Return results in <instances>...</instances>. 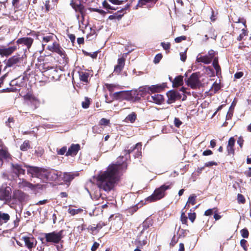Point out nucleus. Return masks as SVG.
Wrapping results in <instances>:
<instances>
[{
	"label": "nucleus",
	"mask_w": 251,
	"mask_h": 251,
	"mask_svg": "<svg viewBox=\"0 0 251 251\" xmlns=\"http://www.w3.org/2000/svg\"><path fill=\"white\" fill-rule=\"evenodd\" d=\"M141 143H137L130 148L126 147L123 151L124 155L119 156L115 163L111 164V190L118 185L123 173L127 170V160L130 159V153L137 149L135 157L141 155Z\"/></svg>",
	"instance_id": "1"
},
{
	"label": "nucleus",
	"mask_w": 251,
	"mask_h": 251,
	"mask_svg": "<svg viewBox=\"0 0 251 251\" xmlns=\"http://www.w3.org/2000/svg\"><path fill=\"white\" fill-rule=\"evenodd\" d=\"M99 188L105 191H110V166L106 171L100 173L95 177Z\"/></svg>",
	"instance_id": "2"
},
{
	"label": "nucleus",
	"mask_w": 251,
	"mask_h": 251,
	"mask_svg": "<svg viewBox=\"0 0 251 251\" xmlns=\"http://www.w3.org/2000/svg\"><path fill=\"white\" fill-rule=\"evenodd\" d=\"M170 188V185L163 184L154 191L153 194L146 199V201L150 202L156 201L163 198L165 195V191Z\"/></svg>",
	"instance_id": "3"
},
{
	"label": "nucleus",
	"mask_w": 251,
	"mask_h": 251,
	"mask_svg": "<svg viewBox=\"0 0 251 251\" xmlns=\"http://www.w3.org/2000/svg\"><path fill=\"white\" fill-rule=\"evenodd\" d=\"M12 188L6 183L0 186V201L5 204H9L12 201Z\"/></svg>",
	"instance_id": "4"
},
{
	"label": "nucleus",
	"mask_w": 251,
	"mask_h": 251,
	"mask_svg": "<svg viewBox=\"0 0 251 251\" xmlns=\"http://www.w3.org/2000/svg\"><path fill=\"white\" fill-rule=\"evenodd\" d=\"M64 230L62 229L59 232L53 231L50 233H44L43 235L47 243L57 244L62 241V239L64 237Z\"/></svg>",
	"instance_id": "5"
},
{
	"label": "nucleus",
	"mask_w": 251,
	"mask_h": 251,
	"mask_svg": "<svg viewBox=\"0 0 251 251\" xmlns=\"http://www.w3.org/2000/svg\"><path fill=\"white\" fill-rule=\"evenodd\" d=\"M25 166L27 169V174L30 175L31 177H37L45 181L46 169L30 165H25Z\"/></svg>",
	"instance_id": "6"
},
{
	"label": "nucleus",
	"mask_w": 251,
	"mask_h": 251,
	"mask_svg": "<svg viewBox=\"0 0 251 251\" xmlns=\"http://www.w3.org/2000/svg\"><path fill=\"white\" fill-rule=\"evenodd\" d=\"M23 61V58L21 57L19 54L17 53L4 61L5 66L4 67L3 70L5 71L8 68H15L17 67H19Z\"/></svg>",
	"instance_id": "7"
},
{
	"label": "nucleus",
	"mask_w": 251,
	"mask_h": 251,
	"mask_svg": "<svg viewBox=\"0 0 251 251\" xmlns=\"http://www.w3.org/2000/svg\"><path fill=\"white\" fill-rule=\"evenodd\" d=\"M12 160V156L8 148L4 145L0 146V168L2 167L4 161L9 162Z\"/></svg>",
	"instance_id": "8"
},
{
	"label": "nucleus",
	"mask_w": 251,
	"mask_h": 251,
	"mask_svg": "<svg viewBox=\"0 0 251 251\" xmlns=\"http://www.w3.org/2000/svg\"><path fill=\"white\" fill-rule=\"evenodd\" d=\"M25 165H27L25 163H11V172L14 174L13 177H19L21 175H25V168H26L25 166Z\"/></svg>",
	"instance_id": "9"
},
{
	"label": "nucleus",
	"mask_w": 251,
	"mask_h": 251,
	"mask_svg": "<svg viewBox=\"0 0 251 251\" xmlns=\"http://www.w3.org/2000/svg\"><path fill=\"white\" fill-rule=\"evenodd\" d=\"M186 84L192 89H195L199 87L201 81L197 73H193L186 81Z\"/></svg>",
	"instance_id": "10"
},
{
	"label": "nucleus",
	"mask_w": 251,
	"mask_h": 251,
	"mask_svg": "<svg viewBox=\"0 0 251 251\" xmlns=\"http://www.w3.org/2000/svg\"><path fill=\"white\" fill-rule=\"evenodd\" d=\"M48 49L50 51L57 53L63 59H67V55L65 51L57 42H54L51 46H49Z\"/></svg>",
	"instance_id": "11"
},
{
	"label": "nucleus",
	"mask_w": 251,
	"mask_h": 251,
	"mask_svg": "<svg viewBox=\"0 0 251 251\" xmlns=\"http://www.w3.org/2000/svg\"><path fill=\"white\" fill-rule=\"evenodd\" d=\"M24 99L29 101V104L33 106L34 109H36L40 105V100L31 93H27L24 96Z\"/></svg>",
	"instance_id": "12"
},
{
	"label": "nucleus",
	"mask_w": 251,
	"mask_h": 251,
	"mask_svg": "<svg viewBox=\"0 0 251 251\" xmlns=\"http://www.w3.org/2000/svg\"><path fill=\"white\" fill-rule=\"evenodd\" d=\"M167 97V103L168 104H171L175 102L176 100H179L181 98V95L180 93L176 90H172L169 91L166 93Z\"/></svg>",
	"instance_id": "13"
},
{
	"label": "nucleus",
	"mask_w": 251,
	"mask_h": 251,
	"mask_svg": "<svg viewBox=\"0 0 251 251\" xmlns=\"http://www.w3.org/2000/svg\"><path fill=\"white\" fill-rule=\"evenodd\" d=\"M27 197V195L19 189L15 190L13 194H12V199L15 200L20 203L25 201Z\"/></svg>",
	"instance_id": "14"
},
{
	"label": "nucleus",
	"mask_w": 251,
	"mask_h": 251,
	"mask_svg": "<svg viewBox=\"0 0 251 251\" xmlns=\"http://www.w3.org/2000/svg\"><path fill=\"white\" fill-rule=\"evenodd\" d=\"M45 174L46 178H45V181H55L58 178V176H60L61 172L53 169L48 170L46 169Z\"/></svg>",
	"instance_id": "15"
},
{
	"label": "nucleus",
	"mask_w": 251,
	"mask_h": 251,
	"mask_svg": "<svg viewBox=\"0 0 251 251\" xmlns=\"http://www.w3.org/2000/svg\"><path fill=\"white\" fill-rule=\"evenodd\" d=\"M246 23V21L243 18H238L237 21H233V24H232L233 31H238L243 28H247Z\"/></svg>",
	"instance_id": "16"
},
{
	"label": "nucleus",
	"mask_w": 251,
	"mask_h": 251,
	"mask_svg": "<svg viewBox=\"0 0 251 251\" xmlns=\"http://www.w3.org/2000/svg\"><path fill=\"white\" fill-rule=\"evenodd\" d=\"M0 48V55L1 56H8L11 55L17 50L16 46H13L8 48H5L4 46Z\"/></svg>",
	"instance_id": "17"
},
{
	"label": "nucleus",
	"mask_w": 251,
	"mask_h": 251,
	"mask_svg": "<svg viewBox=\"0 0 251 251\" xmlns=\"http://www.w3.org/2000/svg\"><path fill=\"white\" fill-rule=\"evenodd\" d=\"M33 39L31 37H22L18 39L16 43L17 45H24L29 50L33 44Z\"/></svg>",
	"instance_id": "18"
},
{
	"label": "nucleus",
	"mask_w": 251,
	"mask_h": 251,
	"mask_svg": "<svg viewBox=\"0 0 251 251\" xmlns=\"http://www.w3.org/2000/svg\"><path fill=\"white\" fill-rule=\"evenodd\" d=\"M19 187L22 189L25 188H28L30 190H34L37 188L39 186V184H33L32 183L27 181L25 179H21V181L18 183Z\"/></svg>",
	"instance_id": "19"
},
{
	"label": "nucleus",
	"mask_w": 251,
	"mask_h": 251,
	"mask_svg": "<svg viewBox=\"0 0 251 251\" xmlns=\"http://www.w3.org/2000/svg\"><path fill=\"white\" fill-rule=\"evenodd\" d=\"M235 140L234 137H230L228 141V143L226 148L227 155H232L233 156L235 154Z\"/></svg>",
	"instance_id": "20"
},
{
	"label": "nucleus",
	"mask_w": 251,
	"mask_h": 251,
	"mask_svg": "<svg viewBox=\"0 0 251 251\" xmlns=\"http://www.w3.org/2000/svg\"><path fill=\"white\" fill-rule=\"evenodd\" d=\"M22 240L25 242V246L29 251H32V248L35 247L36 243L35 244L34 243V238L33 237L23 236L22 237Z\"/></svg>",
	"instance_id": "21"
},
{
	"label": "nucleus",
	"mask_w": 251,
	"mask_h": 251,
	"mask_svg": "<svg viewBox=\"0 0 251 251\" xmlns=\"http://www.w3.org/2000/svg\"><path fill=\"white\" fill-rule=\"evenodd\" d=\"M111 224L115 227V229L120 228L122 224L121 215H116L115 217L113 215H111Z\"/></svg>",
	"instance_id": "22"
},
{
	"label": "nucleus",
	"mask_w": 251,
	"mask_h": 251,
	"mask_svg": "<svg viewBox=\"0 0 251 251\" xmlns=\"http://www.w3.org/2000/svg\"><path fill=\"white\" fill-rule=\"evenodd\" d=\"M80 149V146L79 144H73L69 148L68 151L66 153V156H74L77 154L78 151Z\"/></svg>",
	"instance_id": "23"
},
{
	"label": "nucleus",
	"mask_w": 251,
	"mask_h": 251,
	"mask_svg": "<svg viewBox=\"0 0 251 251\" xmlns=\"http://www.w3.org/2000/svg\"><path fill=\"white\" fill-rule=\"evenodd\" d=\"M70 4L76 12H79L83 16L84 13V6L81 4L80 0L78 3L75 0H72Z\"/></svg>",
	"instance_id": "24"
},
{
	"label": "nucleus",
	"mask_w": 251,
	"mask_h": 251,
	"mask_svg": "<svg viewBox=\"0 0 251 251\" xmlns=\"http://www.w3.org/2000/svg\"><path fill=\"white\" fill-rule=\"evenodd\" d=\"M150 87V91L151 93H160L164 90L167 87V83H162L156 85H153Z\"/></svg>",
	"instance_id": "25"
},
{
	"label": "nucleus",
	"mask_w": 251,
	"mask_h": 251,
	"mask_svg": "<svg viewBox=\"0 0 251 251\" xmlns=\"http://www.w3.org/2000/svg\"><path fill=\"white\" fill-rule=\"evenodd\" d=\"M147 100L150 102L160 104L164 100V97L163 95L160 94H154L152 96H148Z\"/></svg>",
	"instance_id": "26"
},
{
	"label": "nucleus",
	"mask_w": 251,
	"mask_h": 251,
	"mask_svg": "<svg viewBox=\"0 0 251 251\" xmlns=\"http://www.w3.org/2000/svg\"><path fill=\"white\" fill-rule=\"evenodd\" d=\"M79 174L78 173H73L65 172L63 173L62 176V180L66 183H70L73 180L75 176H78Z\"/></svg>",
	"instance_id": "27"
},
{
	"label": "nucleus",
	"mask_w": 251,
	"mask_h": 251,
	"mask_svg": "<svg viewBox=\"0 0 251 251\" xmlns=\"http://www.w3.org/2000/svg\"><path fill=\"white\" fill-rule=\"evenodd\" d=\"M125 64V59L122 57L118 60V64L115 66L113 73L119 75L123 70Z\"/></svg>",
	"instance_id": "28"
},
{
	"label": "nucleus",
	"mask_w": 251,
	"mask_h": 251,
	"mask_svg": "<svg viewBox=\"0 0 251 251\" xmlns=\"http://www.w3.org/2000/svg\"><path fill=\"white\" fill-rule=\"evenodd\" d=\"M57 73V70L55 68L52 67V68L50 69L49 72H46L45 74H44V75H46L49 78L55 79H56V77L58 76Z\"/></svg>",
	"instance_id": "29"
},
{
	"label": "nucleus",
	"mask_w": 251,
	"mask_h": 251,
	"mask_svg": "<svg viewBox=\"0 0 251 251\" xmlns=\"http://www.w3.org/2000/svg\"><path fill=\"white\" fill-rule=\"evenodd\" d=\"M183 76L179 75L176 76L172 81V86L174 88H177L182 86L183 84Z\"/></svg>",
	"instance_id": "30"
},
{
	"label": "nucleus",
	"mask_w": 251,
	"mask_h": 251,
	"mask_svg": "<svg viewBox=\"0 0 251 251\" xmlns=\"http://www.w3.org/2000/svg\"><path fill=\"white\" fill-rule=\"evenodd\" d=\"M10 215L8 213L0 211V226L6 224L10 220Z\"/></svg>",
	"instance_id": "31"
},
{
	"label": "nucleus",
	"mask_w": 251,
	"mask_h": 251,
	"mask_svg": "<svg viewBox=\"0 0 251 251\" xmlns=\"http://www.w3.org/2000/svg\"><path fill=\"white\" fill-rule=\"evenodd\" d=\"M150 87L148 86H143L139 88L138 95L141 97H143L147 93H150Z\"/></svg>",
	"instance_id": "32"
},
{
	"label": "nucleus",
	"mask_w": 251,
	"mask_h": 251,
	"mask_svg": "<svg viewBox=\"0 0 251 251\" xmlns=\"http://www.w3.org/2000/svg\"><path fill=\"white\" fill-rule=\"evenodd\" d=\"M212 65L216 71V75H218L219 74H221V69L220 66L219 64L218 56H216V57L214 58V60H213Z\"/></svg>",
	"instance_id": "33"
},
{
	"label": "nucleus",
	"mask_w": 251,
	"mask_h": 251,
	"mask_svg": "<svg viewBox=\"0 0 251 251\" xmlns=\"http://www.w3.org/2000/svg\"><path fill=\"white\" fill-rule=\"evenodd\" d=\"M153 220L151 218H147L142 223L143 230H146L153 225Z\"/></svg>",
	"instance_id": "34"
},
{
	"label": "nucleus",
	"mask_w": 251,
	"mask_h": 251,
	"mask_svg": "<svg viewBox=\"0 0 251 251\" xmlns=\"http://www.w3.org/2000/svg\"><path fill=\"white\" fill-rule=\"evenodd\" d=\"M197 61L198 62H202L205 64H210L212 62L207 55L198 56L197 58Z\"/></svg>",
	"instance_id": "35"
},
{
	"label": "nucleus",
	"mask_w": 251,
	"mask_h": 251,
	"mask_svg": "<svg viewBox=\"0 0 251 251\" xmlns=\"http://www.w3.org/2000/svg\"><path fill=\"white\" fill-rule=\"evenodd\" d=\"M20 150L23 151H27L31 148L30 142L28 140H25L23 143L20 146Z\"/></svg>",
	"instance_id": "36"
},
{
	"label": "nucleus",
	"mask_w": 251,
	"mask_h": 251,
	"mask_svg": "<svg viewBox=\"0 0 251 251\" xmlns=\"http://www.w3.org/2000/svg\"><path fill=\"white\" fill-rule=\"evenodd\" d=\"M51 68V66H50L47 63H44L40 64L39 66V69L44 74H45L46 72H49L50 69Z\"/></svg>",
	"instance_id": "37"
},
{
	"label": "nucleus",
	"mask_w": 251,
	"mask_h": 251,
	"mask_svg": "<svg viewBox=\"0 0 251 251\" xmlns=\"http://www.w3.org/2000/svg\"><path fill=\"white\" fill-rule=\"evenodd\" d=\"M180 221L181 222L182 224L188 226V217L185 214V212L183 211V209H182L181 211V215H180Z\"/></svg>",
	"instance_id": "38"
},
{
	"label": "nucleus",
	"mask_w": 251,
	"mask_h": 251,
	"mask_svg": "<svg viewBox=\"0 0 251 251\" xmlns=\"http://www.w3.org/2000/svg\"><path fill=\"white\" fill-rule=\"evenodd\" d=\"M137 119V114L135 112H132L129 114L126 118V121H129L131 123H133Z\"/></svg>",
	"instance_id": "39"
},
{
	"label": "nucleus",
	"mask_w": 251,
	"mask_h": 251,
	"mask_svg": "<svg viewBox=\"0 0 251 251\" xmlns=\"http://www.w3.org/2000/svg\"><path fill=\"white\" fill-rule=\"evenodd\" d=\"M196 198L197 196L195 194H192L190 195L188 198L185 206H186L188 203L191 204L192 205L195 204L196 203Z\"/></svg>",
	"instance_id": "40"
},
{
	"label": "nucleus",
	"mask_w": 251,
	"mask_h": 251,
	"mask_svg": "<svg viewBox=\"0 0 251 251\" xmlns=\"http://www.w3.org/2000/svg\"><path fill=\"white\" fill-rule=\"evenodd\" d=\"M89 74L86 72H81L79 74V78L81 81L84 82H87L88 81Z\"/></svg>",
	"instance_id": "41"
},
{
	"label": "nucleus",
	"mask_w": 251,
	"mask_h": 251,
	"mask_svg": "<svg viewBox=\"0 0 251 251\" xmlns=\"http://www.w3.org/2000/svg\"><path fill=\"white\" fill-rule=\"evenodd\" d=\"M219 211L217 207H214L213 208H210L205 211L204 215L206 216H211L214 214L215 212H218Z\"/></svg>",
	"instance_id": "42"
},
{
	"label": "nucleus",
	"mask_w": 251,
	"mask_h": 251,
	"mask_svg": "<svg viewBox=\"0 0 251 251\" xmlns=\"http://www.w3.org/2000/svg\"><path fill=\"white\" fill-rule=\"evenodd\" d=\"M88 9L90 11L97 12H98V13H100V14L102 15L103 16H104L106 13H109L110 12L109 10H107V11L105 12V11H104L103 10L99 9L96 8H91V7H90V8H88Z\"/></svg>",
	"instance_id": "43"
},
{
	"label": "nucleus",
	"mask_w": 251,
	"mask_h": 251,
	"mask_svg": "<svg viewBox=\"0 0 251 251\" xmlns=\"http://www.w3.org/2000/svg\"><path fill=\"white\" fill-rule=\"evenodd\" d=\"M83 210L80 208H78L77 209H68V212L72 216H74L76 214H77L81 212H82Z\"/></svg>",
	"instance_id": "44"
},
{
	"label": "nucleus",
	"mask_w": 251,
	"mask_h": 251,
	"mask_svg": "<svg viewBox=\"0 0 251 251\" xmlns=\"http://www.w3.org/2000/svg\"><path fill=\"white\" fill-rule=\"evenodd\" d=\"M217 54V53L214 50H210L208 51V54L207 55H208L209 58H210V60L212 61V60H214V58L216 57L215 55Z\"/></svg>",
	"instance_id": "45"
},
{
	"label": "nucleus",
	"mask_w": 251,
	"mask_h": 251,
	"mask_svg": "<svg viewBox=\"0 0 251 251\" xmlns=\"http://www.w3.org/2000/svg\"><path fill=\"white\" fill-rule=\"evenodd\" d=\"M90 104V99L86 97L85 98V100L82 102V106L83 108L86 109L88 108Z\"/></svg>",
	"instance_id": "46"
},
{
	"label": "nucleus",
	"mask_w": 251,
	"mask_h": 251,
	"mask_svg": "<svg viewBox=\"0 0 251 251\" xmlns=\"http://www.w3.org/2000/svg\"><path fill=\"white\" fill-rule=\"evenodd\" d=\"M240 233L242 237L248 238L249 236V232L247 228H244L241 230Z\"/></svg>",
	"instance_id": "47"
},
{
	"label": "nucleus",
	"mask_w": 251,
	"mask_h": 251,
	"mask_svg": "<svg viewBox=\"0 0 251 251\" xmlns=\"http://www.w3.org/2000/svg\"><path fill=\"white\" fill-rule=\"evenodd\" d=\"M138 209H139V207L138 206V205L136 204L134 206L129 208L127 209V212H128V213L130 214L131 215H132L135 212H136L138 210Z\"/></svg>",
	"instance_id": "48"
},
{
	"label": "nucleus",
	"mask_w": 251,
	"mask_h": 251,
	"mask_svg": "<svg viewBox=\"0 0 251 251\" xmlns=\"http://www.w3.org/2000/svg\"><path fill=\"white\" fill-rule=\"evenodd\" d=\"M110 123V120L105 118H102L99 121V124L100 126H108Z\"/></svg>",
	"instance_id": "49"
},
{
	"label": "nucleus",
	"mask_w": 251,
	"mask_h": 251,
	"mask_svg": "<svg viewBox=\"0 0 251 251\" xmlns=\"http://www.w3.org/2000/svg\"><path fill=\"white\" fill-rule=\"evenodd\" d=\"M124 93V91L115 92L113 94V97L116 100L121 99L123 96Z\"/></svg>",
	"instance_id": "50"
},
{
	"label": "nucleus",
	"mask_w": 251,
	"mask_h": 251,
	"mask_svg": "<svg viewBox=\"0 0 251 251\" xmlns=\"http://www.w3.org/2000/svg\"><path fill=\"white\" fill-rule=\"evenodd\" d=\"M237 201L240 203L244 204L246 202V200L242 194H238L237 195Z\"/></svg>",
	"instance_id": "51"
},
{
	"label": "nucleus",
	"mask_w": 251,
	"mask_h": 251,
	"mask_svg": "<svg viewBox=\"0 0 251 251\" xmlns=\"http://www.w3.org/2000/svg\"><path fill=\"white\" fill-rule=\"evenodd\" d=\"M163 57V55L161 53L157 54L153 60V62L155 64L158 63Z\"/></svg>",
	"instance_id": "52"
},
{
	"label": "nucleus",
	"mask_w": 251,
	"mask_h": 251,
	"mask_svg": "<svg viewBox=\"0 0 251 251\" xmlns=\"http://www.w3.org/2000/svg\"><path fill=\"white\" fill-rule=\"evenodd\" d=\"M188 218L192 223H194L196 218V213L195 212H190L188 214Z\"/></svg>",
	"instance_id": "53"
},
{
	"label": "nucleus",
	"mask_w": 251,
	"mask_h": 251,
	"mask_svg": "<svg viewBox=\"0 0 251 251\" xmlns=\"http://www.w3.org/2000/svg\"><path fill=\"white\" fill-rule=\"evenodd\" d=\"M120 12V11H118L117 13H113L112 15H111V20L116 19L118 20L120 19L123 15L118 14Z\"/></svg>",
	"instance_id": "54"
},
{
	"label": "nucleus",
	"mask_w": 251,
	"mask_h": 251,
	"mask_svg": "<svg viewBox=\"0 0 251 251\" xmlns=\"http://www.w3.org/2000/svg\"><path fill=\"white\" fill-rule=\"evenodd\" d=\"M247 240H246L245 239H244L241 240L240 245L245 251H247L248 250V247H247Z\"/></svg>",
	"instance_id": "55"
},
{
	"label": "nucleus",
	"mask_w": 251,
	"mask_h": 251,
	"mask_svg": "<svg viewBox=\"0 0 251 251\" xmlns=\"http://www.w3.org/2000/svg\"><path fill=\"white\" fill-rule=\"evenodd\" d=\"M187 39V37L186 36H181L179 37H176L175 39V41L176 43H179L181 42L182 41L186 40Z\"/></svg>",
	"instance_id": "56"
},
{
	"label": "nucleus",
	"mask_w": 251,
	"mask_h": 251,
	"mask_svg": "<svg viewBox=\"0 0 251 251\" xmlns=\"http://www.w3.org/2000/svg\"><path fill=\"white\" fill-rule=\"evenodd\" d=\"M17 90V88L10 87V88H7L5 89H3L1 90V92H16Z\"/></svg>",
	"instance_id": "57"
},
{
	"label": "nucleus",
	"mask_w": 251,
	"mask_h": 251,
	"mask_svg": "<svg viewBox=\"0 0 251 251\" xmlns=\"http://www.w3.org/2000/svg\"><path fill=\"white\" fill-rule=\"evenodd\" d=\"M53 37V34L45 36L43 38V41L45 43H48L49 42L52 40Z\"/></svg>",
	"instance_id": "58"
},
{
	"label": "nucleus",
	"mask_w": 251,
	"mask_h": 251,
	"mask_svg": "<svg viewBox=\"0 0 251 251\" xmlns=\"http://www.w3.org/2000/svg\"><path fill=\"white\" fill-rule=\"evenodd\" d=\"M67 147L65 146L63 147L59 150H57V153L58 155H64L66 152Z\"/></svg>",
	"instance_id": "59"
},
{
	"label": "nucleus",
	"mask_w": 251,
	"mask_h": 251,
	"mask_svg": "<svg viewBox=\"0 0 251 251\" xmlns=\"http://www.w3.org/2000/svg\"><path fill=\"white\" fill-rule=\"evenodd\" d=\"M84 54L86 56H90L93 58H96L98 55V52L97 51L94 52L93 53L88 52L87 51H83Z\"/></svg>",
	"instance_id": "60"
},
{
	"label": "nucleus",
	"mask_w": 251,
	"mask_h": 251,
	"mask_svg": "<svg viewBox=\"0 0 251 251\" xmlns=\"http://www.w3.org/2000/svg\"><path fill=\"white\" fill-rule=\"evenodd\" d=\"M45 12L48 13L50 10V0H47L45 1Z\"/></svg>",
	"instance_id": "61"
},
{
	"label": "nucleus",
	"mask_w": 251,
	"mask_h": 251,
	"mask_svg": "<svg viewBox=\"0 0 251 251\" xmlns=\"http://www.w3.org/2000/svg\"><path fill=\"white\" fill-rule=\"evenodd\" d=\"M174 124L176 127H179L182 124V122L179 120V118L176 117L174 119Z\"/></svg>",
	"instance_id": "62"
},
{
	"label": "nucleus",
	"mask_w": 251,
	"mask_h": 251,
	"mask_svg": "<svg viewBox=\"0 0 251 251\" xmlns=\"http://www.w3.org/2000/svg\"><path fill=\"white\" fill-rule=\"evenodd\" d=\"M218 165L217 163L215 161H209L204 164L205 167H212L214 165L217 166Z\"/></svg>",
	"instance_id": "63"
},
{
	"label": "nucleus",
	"mask_w": 251,
	"mask_h": 251,
	"mask_svg": "<svg viewBox=\"0 0 251 251\" xmlns=\"http://www.w3.org/2000/svg\"><path fill=\"white\" fill-rule=\"evenodd\" d=\"M14 119L13 117H9L8 119V121L6 122V125L10 128L12 127V126L11 125V123L14 124Z\"/></svg>",
	"instance_id": "64"
}]
</instances>
